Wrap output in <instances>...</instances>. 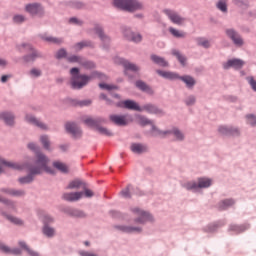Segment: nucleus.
<instances>
[{
    "label": "nucleus",
    "mask_w": 256,
    "mask_h": 256,
    "mask_svg": "<svg viewBox=\"0 0 256 256\" xmlns=\"http://www.w3.org/2000/svg\"><path fill=\"white\" fill-rule=\"evenodd\" d=\"M44 223L47 225V223H53V219L51 216H45L44 217Z\"/></svg>",
    "instance_id": "nucleus-61"
},
{
    "label": "nucleus",
    "mask_w": 256,
    "mask_h": 256,
    "mask_svg": "<svg viewBox=\"0 0 256 256\" xmlns=\"http://www.w3.org/2000/svg\"><path fill=\"white\" fill-rule=\"evenodd\" d=\"M99 87H100V89H106V91H113V89H117V86L109 85V84H105V83H100Z\"/></svg>",
    "instance_id": "nucleus-46"
},
{
    "label": "nucleus",
    "mask_w": 256,
    "mask_h": 256,
    "mask_svg": "<svg viewBox=\"0 0 256 256\" xmlns=\"http://www.w3.org/2000/svg\"><path fill=\"white\" fill-rule=\"evenodd\" d=\"M188 191H197V189H205L211 187V179L208 178H199L198 184L195 181L188 182L184 185Z\"/></svg>",
    "instance_id": "nucleus-5"
},
{
    "label": "nucleus",
    "mask_w": 256,
    "mask_h": 256,
    "mask_svg": "<svg viewBox=\"0 0 256 256\" xmlns=\"http://www.w3.org/2000/svg\"><path fill=\"white\" fill-rule=\"evenodd\" d=\"M85 125H88V127H96L97 131L101 133V135H106L107 137H111L113 135V132L111 130H108L107 128L99 127V123H101V119H93V118H86L84 120Z\"/></svg>",
    "instance_id": "nucleus-6"
},
{
    "label": "nucleus",
    "mask_w": 256,
    "mask_h": 256,
    "mask_svg": "<svg viewBox=\"0 0 256 256\" xmlns=\"http://www.w3.org/2000/svg\"><path fill=\"white\" fill-rule=\"evenodd\" d=\"M0 201H2L3 203H5V205H8V207H13V202H9L7 200H3L0 198Z\"/></svg>",
    "instance_id": "nucleus-63"
},
{
    "label": "nucleus",
    "mask_w": 256,
    "mask_h": 256,
    "mask_svg": "<svg viewBox=\"0 0 256 256\" xmlns=\"http://www.w3.org/2000/svg\"><path fill=\"white\" fill-rule=\"evenodd\" d=\"M0 119L6 123V125H13L15 123V116L9 112H0Z\"/></svg>",
    "instance_id": "nucleus-18"
},
{
    "label": "nucleus",
    "mask_w": 256,
    "mask_h": 256,
    "mask_svg": "<svg viewBox=\"0 0 256 256\" xmlns=\"http://www.w3.org/2000/svg\"><path fill=\"white\" fill-rule=\"evenodd\" d=\"M72 215L73 217H85V212L81 211V210H73L72 211Z\"/></svg>",
    "instance_id": "nucleus-53"
},
{
    "label": "nucleus",
    "mask_w": 256,
    "mask_h": 256,
    "mask_svg": "<svg viewBox=\"0 0 256 256\" xmlns=\"http://www.w3.org/2000/svg\"><path fill=\"white\" fill-rule=\"evenodd\" d=\"M195 103V97L190 96L187 100H186V105H193Z\"/></svg>",
    "instance_id": "nucleus-57"
},
{
    "label": "nucleus",
    "mask_w": 256,
    "mask_h": 256,
    "mask_svg": "<svg viewBox=\"0 0 256 256\" xmlns=\"http://www.w3.org/2000/svg\"><path fill=\"white\" fill-rule=\"evenodd\" d=\"M134 215L138 217L135 219V223H145V221H151V214L149 212H145L139 208L132 209Z\"/></svg>",
    "instance_id": "nucleus-10"
},
{
    "label": "nucleus",
    "mask_w": 256,
    "mask_h": 256,
    "mask_svg": "<svg viewBox=\"0 0 256 256\" xmlns=\"http://www.w3.org/2000/svg\"><path fill=\"white\" fill-rule=\"evenodd\" d=\"M83 195H85V197H93V191L89 190V189H86L84 192H83Z\"/></svg>",
    "instance_id": "nucleus-58"
},
{
    "label": "nucleus",
    "mask_w": 256,
    "mask_h": 256,
    "mask_svg": "<svg viewBox=\"0 0 256 256\" xmlns=\"http://www.w3.org/2000/svg\"><path fill=\"white\" fill-rule=\"evenodd\" d=\"M68 61L70 63H79V65H81V63H83V58L80 56H71L68 58Z\"/></svg>",
    "instance_id": "nucleus-44"
},
{
    "label": "nucleus",
    "mask_w": 256,
    "mask_h": 256,
    "mask_svg": "<svg viewBox=\"0 0 256 256\" xmlns=\"http://www.w3.org/2000/svg\"><path fill=\"white\" fill-rule=\"evenodd\" d=\"M49 158L41 152H36V160L34 165L29 168L30 175L19 178V183H31L33 181V175H41V173L46 172L53 174V170L49 168Z\"/></svg>",
    "instance_id": "nucleus-1"
},
{
    "label": "nucleus",
    "mask_w": 256,
    "mask_h": 256,
    "mask_svg": "<svg viewBox=\"0 0 256 256\" xmlns=\"http://www.w3.org/2000/svg\"><path fill=\"white\" fill-rule=\"evenodd\" d=\"M9 79H11V75H3L1 77V83H7Z\"/></svg>",
    "instance_id": "nucleus-59"
},
{
    "label": "nucleus",
    "mask_w": 256,
    "mask_h": 256,
    "mask_svg": "<svg viewBox=\"0 0 256 256\" xmlns=\"http://www.w3.org/2000/svg\"><path fill=\"white\" fill-rule=\"evenodd\" d=\"M233 205H235V201H233V199H226L219 204V209L220 211H225V209Z\"/></svg>",
    "instance_id": "nucleus-30"
},
{
    "label": "nucleus",
    "mask_w": 256,
    "mask_h": 256,
    "mask_svg": "<svg viewBox=\"0 0 256 256\" xmlns=\"http://www.w3.org/2000/svg\"><path fill=\"white\" fill-rule=\"evenodd\" d=\"M172 54L175 55V57H177L178 61L181 63V65H185L187 58H185V56L181 55V53H179V51L177 50H173Z\"/></svg>",
    "instance_id": "nucleus-39"
},
{
    "label": "nucleus",
    "mask_w": 256,
    "mask_h": 256,
    "mask_svg": "<svg viewBox=\"0 0 256 256\" xmlns=\"http://www.w3.org/2000/svg\"><path fill=\"white\" fill-rule=\"evenodd\" d=\"M2 193H6V195H11L12 197H23L25 195V191L23 190H15V189H2Z\"/></svg>",
    "instance_id": "nucleus-25"
},
{
    "label": "nucleus",
    "mask_w": 256,
    "mask_h": 256,
    "mask_svg": "<svg viewBox=\"0 0 256 256\" xmlns=\"http://www.w3.org/2000/svg\"><path fill=\"white\" fill-rule=\"evenodd\" d=\"M40 141H41V143H42L44 149H47V150L50 149V147H51V142L49 141V136H47V135L41 136V137H40Z\"/></svg>",
    "instance_id": "nucleus-37"
},
{
    "label": "nucleus",
    "mask_w": 256,
    "mask_h": 256,
    "mask_svg": "<svg viewBox=\"0 0 256 256\" xmlns=\"http://www.w3.org/2000/svg\"><path fill=\"white\" fill-rule=\"evenodd\" d=\"M83 197V192H72L63 194L65 201H79Z\"/></svg>",
    "instance_id": "nucleus-19"
},
{
    "label": "nucleus",
    "mask_w": 256,
    "mask_h": 256,
    "mask_svg": "<svg viewBox=\"0 0 256 256\" xmlns=\"http://www.w3.org/2000/svg\"><path fill=\"white\" fill-rule=\"evenodd\" d=\"M8 167V169H16L21 170L24 169V166L19 163H13V162H7L3 158L0 157V173H3L5 171V168Z\"/></svg>",
    "instance_id": "nucleus-11"
},
{
    "label": "nucleus",
    "mask_w": 256,
    "mask_h": 256,
    "mask_svg": "<svg viewBox=\"0 0 256 256\" xmlns=\"http://www.w3.org/2000/svg\"><path fill=\"white\" fill-rule=\"evenodd\" d=\"M164 13L174 25H183L185 23V18L181 17V15L173 10L166 9Z\"/></svg>",
    "instance_id": "nucleus-9"
},
{
    "label": "nucleus",
    "mask_w": 256,
    "mask_h": 256,
    "mask_svg": "<svg viewBox=\"0 0 256 256\" xmlns=\"http://www.w3.org/2000/svg\"><path fill=\"white\" fill-rule=\"evenodd\" d=\"M43 233L47 237H53L55 235V229L45 225L44 228H43Z\"/></svg>",
    "instance_id": "nucleus-40"
},
{
    "label": "nucleus",
    "mask_w": 256,
    "mask_h": 256,
    "mask_svg": "<svg viewBox=\"0 0 256 256\" xmlns=\"http://www.w3.org/2000/svg\"><path fill=\"white\" fill-rule=\"evenodd\" d=\"M65 129L67 133H70L74 137H81L82 132L81 129L78 128L77 124L73 122H67L65 125Z\"/></svg>",
    "instance_id": "nucleus-13"
},
{
    "label": "nucleus",
    "mask_w": 256,
    "mask_h": 256,
    "mask_svg": "<svg viewBox=\"0 0 256 256\" xmlns=\"http://www.w3.org/2000/svg\"><path fill=\"white\" fill-rule=\"evenodd\" d=\"M79 105H80V107H84L86 105H91V101H89V100L82 101V102L79 103Z\"/></svg>",
    "instance_id": "nucleus-62"
},
{
    "label": "nucleus",
    "mask_w": 256,
    "mask_h": 256,
    "mask_svg": "<svg viewBox=\"0 0 256 256\" xmlns=\"http://www.w3.org/2000/svg\"><path fill=\"white\" fill-rule=\"evenodd\" d=\"M8 221H11V223H14L15 225H22V221L16 217L13 216H7Z\"/></svg>",
    "instance_id": "nucleus-49"
},
{
    "label": "nucleus",
    "mask_w": 256,
    "mask_h": 256,
    "mask_svg": "<svg viewBox=\"0 0 256 256\" xmlns=\"http://www.w3.org/2000/svg\"><path fill=\"white\" fill-rule=\"evenodd\" d=\"M14 23H24L25 21V16L23 15H16L13 17Z\"/></svg>",
    "instance_id": "nucleus-50"
},
{
    "label": "nucleus",
    "mask_w": 256,
    "mask_h": 256,
    "mask_svg": "<svg viewBox=\"0 0 256 256\" xmlns=\"http://www.w3.org/2000/svg\"><path fill=\"white\" fill-rule=\"evenodd\" d=\"M28 148H30L32 151H35L37 149V146L33 143L28 144Z\"/></svg>",
    "instance_id": "nucleus-64"
},
{
    "label": "nucleus",
    "mask_w": 256,
    "mask_h": 256,
    "mask_svg": "<svg viewBox=\"0 0 256 256\" xmlns=\"http://www.w3.org/2000/svg\"><path fill=\"white\" fill-rule=\"evenodd\" d=\"M168 31L171 33V35H173V37H176V39H183L186 36L185 32L177 30L173 27H170Z\"/></svg>",
    "instance_id": "nucleus-28"
},
{
    "label": "nucleus",
    "mask_w": 256,
    "mask_h": 256,
    "mask_svg": "<svg viewBox=\"0 0 256 256\" xmlns=\"http://www.w3.org/2000/svg\"><path fill=\"white\" fill-rule=\"evenodd\" d=\"M42 39L44 41H47L48 43H56L57 45L63 43V39L55 38V37H51V36H42Z\"/></svg>",
    "instance_id": "nucleus-35"
},
{
    "label": "nucleus",
    "mask_w": 256,
    "mask_h": 256,
    "mask_svg": "<svg viewBox=\"0 0 256 256\" xmlns=\"http://www.w3.org/2000/svg\"><path fill=\"white\" fill-rule=\"evenodd\" d=\"M118 229L123 233H141V228L131 226H119Z\"/></svg>",
    "instance_id": "nucleus-27"
},
{
    "label": "nucleus",
    "mask_w": 256,
    "mask_h": 256,
    "mask_svg": "<svg viewBox=\"0 0 256 256\" xmlns=\"http://www.w3.org/2000/svg\"><path fill=\"white\" fill-rule=\"evenodd\" d=\"M132 153H137L138 155L141 153H145L147 151V146L143 144L134 143L130 146Z\"/></svg>",
    "instance_id": "nucleus-23"
},
{
    "label": "nucleus",
    "mask_w": 256,
    "mask_h": 256,
    "mask_svg": "<svg viewBox=\"0 0 256 256\" xmlns=\"http://www.w3.org/2000/svg\"><path fill=\"white\" fill-rule=\"evenodd\" d=\"M83 47H91V42L84 41V42L77 43L74 46L76 51H79V50L83 49Z\"/></svg>",
    "instance_id": "nucleus-43"
},
{
    "label": "nucleus",
    "mask_w": 256,
    "mask_h": 256,
    "mask_svg": "<svg viewBox=\"0 0 256 256\" xmlns=\"http://www.w3.org/2000/svg\"><path fill=\"white\" fill-rule=\"evenodd\" d=\"M26 121L28 123H31L32 125H36V127H39L40 129H47V125L43 124L41 121L37 120V118L33 117L32 115H27Z\"/></svg>",
    "instance_id": "nucleus-21"
},
{
    "label": "nucleus",
    "mask_w": 256,
    "mask_h": 256,
    "mask_svg": "<svg viewBox=\"0 0 256 256\" xmlns=\"http://www.w3.org/2000/svg\"><path fill=\"white\" fill-rule=\"evenodd\" d=\"M109 119L114 125H118L119 127H125V125L133 122V118L129 115L112 114L109 116Z\"/></svg>",
    "instance_id": "nucleus-7"
},
{
    "label": "nucleus",
    "mask_w": 256,
    "mask_h": 256,
    "mask_svg": "<svg viewBox=\"0 0 256 256\" xmlns=\"http://www.w3.org/2000/svg\"><path fill=\"white\" fill-rule=\"evenodd\" d=\"M142 111H146L147 113H150L152 115H163V110L157 108V106L152 104H146L143 107H141Z\"/></svg>",
    "instance_id": "nucleus-16"
},
{
    "label": "nucleus",
    "mask_w": 256,
    "mask_h": 256,
    "mask_svg": "<svg viewBox=\"0 0 256 256\" xmlns=\"http://www.w3.org/2000/svg\"><path fill=\"white\" fill-rule=\"evenodd\" d=\"M0 251L6 253L7 255H21V250L19 248L11 249L7 245L0 242Z\"/></svg>",
    "instance_id": "nucleus-17"
},
{
    "label": "nucleus",
    "mask_w": 256,
    "mask_h": 256,
    "mask_svg": "<svg viewBox=\"0 0 256 256\" xmlns=\"http://www.w3.org/2000/svg\"><path fill=\"white\" fill-rule=\"evenodd\" d=\"M249 125H256V117L254 115H247Z\"/></svg>",
    "instance_id": "nucleus-54"
},
{
    "label": "nucleus",
    "mask_w": 256,
    "mask_h": 256,
    "mask_svg": "<svg viewBox=\"0 0 256 256\" xmlns=\"http://www.w3.org/2000/svg\"><path fill=\"white\" fill-rule=\"evenodd\" d=\"M217 7L223 13L227 12V4L225 2L219 1L218 4H217Z\"/></svg>",
    "instance_id": "nucleus-48"
},
{
    "label": "nucleus",
    "mask_w": 256,
    "mask_h": 256,
    "mask_svg": "<svg viewBox=\"0 0 256 256\" xmlns=\"http://www.w3.org/2000/svg\"><path fill=\"white\" fill-rule=\"evenodd\" d=\"M151 59L154 63H156V65H160V67H167V61H165L164 58H161L157 55H152Z\"/></svg>",
    "instance_id": "nucleus-31"
},
{
    "label": "nucleus",
    "mask_w": 256,
    "mask_h": 256,
    "mask_svg": "<svg viewBox=\"0 0 256 256\" xmlns=\"http://www.w3.org/2000/svg\"><path fill=\"white\" fill-rule=\"evenodd\" d=\"M125 36L127 37V39H129L130 41H133L134 43H139L143 39L141 37V34H135L131 31H126Z\"/></svg>",
    "instance_id": "nucleus-26"
},
{
    "label": "nucleus",
    "mask_w": 256,
    "mask_h": 256,
    "mask_svg": "<svg viewBox=\"0 0 256 256\" xmlns=\"http://www.w3.org/2000/svg\"><path fill=\"white\" fill-rule=\"evenodd\" d=\"M53 166L55 167V169H58V171H61L62 173H67L69 171L67 165L59 161L54 162Z\"/></svg>",
    "instance_id": "nucleus-33"
},
{
    "label": "nucleus",
    "mask_w": 256,
    "mask_h": 256,
    "mask_svg": "<svg viewBox=\"0 0 256 256\" xmlns=\"http://www.w3.org/2000/svg\"><path fill=\"white\" fill-rule=\"evenodd\" d=\"M243 65H245V62L241 59H230L223 64V68L230 69V67H233V69H241Z\"/></svg>",
    "instance_id": "nucleus-15"
},
{
    "label": "nucleus",
    "mask_w": 256,
    "mask_h": 256,
    "mask_svg": "<svg viewBox=\"0 0 256 256\" xmlns=\"http://www.w3.org/2000/svg\"><path fill=\"white\" fill-rule=\"evenodd\" d=\"M95 31L99 35V37L102 41H109V37H107V36H105V34H103V30L101 29V27L97 26L95 28Z\"/></svg>",
    "instance_id": "nucleus-42"
},
{
    "label": "nucleus",
    "mask_w": 256,
    "mask_h": 256,
    "mask_svg": "<svg viewBox=\"0 0 256 256\" xmlns=\"http://www.w3.org/2000/svg\"><path fill=\"white\" fill-rule=\"evenodd\" d=\"M27 49H30L31 54L27 55L24 57V61L26 63H31V61H34L37 57H39V54L37 53V51H35V49H33V47H31V45H26Z\"/></svg>",
    "instance_id": "nucleus-24"
},
{
    "label": "nucleus",
    "mask_w": 256,
    "mask_h": 256,
    "mask_svg": "<svg viewBox=\"0 0 256 256\" xmlns=\"http://www.w3.org/2000/svg\"><path fill=\"white\" fill-rule=\"evenodd\" d=\"M136 87H138V89H141V91H145L146 93L153 95V90L149 86H147V84H145V82L143 81H137Z\"/></svg>",
    "instance_id": "nucleus-29"
},
{
    "label": "nucleus",
    "mask_w": 256,
    "mask_h": 256,
    "mask_svg": "<svg viewBox=\"0 0 256 256\" xmlns=\"http://www.w3.org/2000/svg\"><path fill=\"white\" fill-rule=\"evenodd\" d=\"M30 75L32 77H41V70L37 69V68H33L31 71H30Z\"/></svg>",
    "instance_id": "nucleus-52"
},
{
    "label": "nucleus",
    "mask_w": 256,
    "mask_h": 256,
    "mask_svg": "<svg viewBox=\"0 0 256 256\" xmlns=\"http://www.w3.org/2000/svg\"><path fill=\"white\" fill-rule=\"evenodd\" d=\"M69 23H73L74 25H81V20L77 18H70Z\"/></svg>",
    "instance_id": "nucleus-56"
},
{
    "label": "nucleus",
    "mask_w": 256,
    "mask_h": 256,
    "mask_svg": "<svg viewBox=\"0 0 256 256\" xmlns=\"http://www.w3.org/2000/svg\"><path fill=\"white\" fill-rule=\"evenodd\" d=\"M247 81L251 85L253 91H256V81H255V79H253V77H248Z\"/></svg>",
    "instance_id": "nucleus-55"
},
{
    "label": "nucleus",
    "mask_w": 256,
    "mask_h": 256,
    "mask_svg": "<svg viewBox=\"0 0 256 256\" xmlns=\"http://www.w3.org/2000/svg\"><path fill=\"white\" fill-rule=\"evenodd\" d=\"M133 186L128 185L125 189H123L120 192V195H122V197H124L125 199H129V197H131V193L129 191H131Z\"/></svg>",
    "instance_id": "nucleus-41"
},
{
    "label": "nucleus",
    "mask_w": 256,
    "mask_h": 256,
    "mask_svg": "<svg viewBox=\"0 0 256 256\" xmlns=\"http://www.w3.org/2000/svg\"><path fill=\"white\" fill-rule=\"evenodd\" d=\"M20 247H22V249H25V251H27L28 255L30 256H39V253L31 250L30 248H28L27 244L23 241L19 242Z\"/></svg>",
    "instance_id": "nucleus-36"
},
{
    "label": "nucleus",
    "mask_w": 256,
    "mask_h": 256,
    "mask_svg": "<svg viewBox=\"0 0 256 256\" xmlns=\"http://www.w3.org/2000/svg\"><path fill=\"white\" fill-rule=\"evenodd\" d=\"M197 43L200 47H204L205 49H209V47H211V42L205 38H197Z\"/></svg>",
    "instance_id": "nucleus-38"
},
{
    "label": "nucleus",
    "mask_w": 256,
    "mask_h": 256,
    "mask_svg": "<svg viewBox=\"0 0 256 256\" xmlns=\"http://www.w3.org/2000/svg\"><path fill=\"white\" fill-rule=\"evenodd\" d=\"M158 75L164 77V79H181V81L185 82L188 87H193L195 85V79L191 76H182L179 77L178 74L173 72H166V71H157Z\"/></svg>",
    "instance_id": "nucleus-4"
},
{
    "label": "nucleus",
    "mask_w": 256,
    "mask_h": 256,
    "mask_svg": "<svg viewBox=\"0 0 256 256\" xmlns=\"http://www.w3.org/2000/svg\"><path fill=\"white\" fill-rule=\"evenodd\" d=\"M71 78V87L72 89H83L91 79H101L102 81L107 80L105 74L101 72H93L91 76L79 75V68H72L70 70Z\"/></svg>",
    "instance_id": "nucleus-2"
},
{
    "label": "nucleus",
    "mask_w": 256,
    "mask_h": 256,
    "mask_svg": "<svg viewBox=\"0 0 256 256\" xmlns=\"http://www.w3.org/2000/svg\"><path fill=\"white\" fill-rule=\"evenodd\" d=\"M120 63L123 65L124 69H125V73H127V71H133L134 73H137V71H139V68L137 65L124 60V59H120Z\"/></svg>",
    "instance_id": "nucleus-20"
},
{
    "label": "nucleus",
    "mask_w": 256,
    "mask_h": 256,
    "mask_svg": "<svg viewBox=\"0 0 256 256\" xmlns=\"http://www.w3.org/2000/svg\"><path fill=\"white\" fill-rule=\"evenodd\" d=\"M81 65H82L83 67H85V69H93V68H95V64H94L93 62H91V61H86V60H84V59H82Z\"/></svg>",
    "instance_id": "nucleus-45"
},
{
    "label": "nucleus",
    "mask_w": 256,
    "mask_h": 256,
    "mask_svg": "<svg viewBox=\"0 0 256 256\" xmlns=\"http://www.w3.org/2000/svg\"><path fill=\"white\" fill-rule=\"evenodd\" d=\"M226 35L233 41L234 45L241 47L243 45V38L233 29L226 30Z\"/></svg>",
    "instance_id": "nucleus-14"
},
{
    "label": "nucleus",
    "mask_w": 256,
    "mask_h": 256,
    "mask_svg": "<svg viewBox=\"0 0 256 256\" xmlns=\"http://www.w3.org/2000/svg\"><path fill=\"white\" fill-rule=\"evenodd\" d=\"M232 128L227 126H220L218 131L221 133V135H232L237 136L239 135V129H234V132H231Z\"/></svg>",
    "instance_id": "nucleus-22"
},
{
    "label": "nucleus",
    "mask_w": 256,
    "mask_h": 256,
    "mask_svg": "<svg viewBox=\"0 0 256 256\" xmlns=\"http://www.w3.org/2000/svg\"><path fill=\"white\" fill-rule=\"evenodd\" d=\"M26 13H29L32 17H35V15H43L45 13V9L43 6L39 3H31L27 4L25 6Z\"/></svg>",
    "instance_id": "nucleus-8"
},
{
    "label": "nucleus",
    "mask_w": 256,
    "mask_h": 256,
    "mask_svg": "<svg viewBox=\"0 0 256 256\" xmlns=\"http://www.w3.org/2000/svg\"><path fill=\"white\" fill-rule=\"evenodd\" d=\"M114 7L123 11H139L143 8V4L137 0H114Z\"/></svg>",
    "instance_id": "nucleus-3"
},
{
    "label": "nucleus",
    "mask_w": 256,
    "mask_h": 256,
    "mask_svg": "<svg viewBox=\"0 0 256 256\" xmlns=\"http://www.w3.org/2000/svg\"><path fill=\"white\" fill-rule=\"evenodd\" d=\"M137 122L139 123V125H142V127H145V125H153V122L151 120L141 115L137 116Z\"/></svg>",
    "instance_id": "nucleus-34"
},
{
    "label": "nucleus",
    "mask_w": 256,
    "mask_h": 256,
    "mask_svg": "<svg viewBox=\"0 0 256 256\" xmlns=\"http://www.w3.org/2000/svg\"><path fill=\"white\" fill-rule=\"evenodd\" d=\"M80 255L81 256H97L96 254L91 253V252H87V251H81Z\"/></svg>",
    "instance_id": "nucleus-60"
},
{
    "label": "nucleus",
    "mask_w": 256,
    "mask_h": 256,
    "mask_svg": "<svg viewBox=\"0 0 256 256\" xmlns=\"http://www.w3.org/2000/svg\"><path fill=\"white\" fill-rule=\"evenodd\" d=\"M119 107H122L123 109H129L130 111H143L141 109V106L133 100H125L119 103Z\"/></svg>",
    "instance_id": "nucleus-12"
},
{
    "label": "nucleus",
    "mask_w": 256,
    "mask_h": 256,
    "mask_svg": "<svg viewBox=\"0 0 256 256\" xmlns=\"http://www.w3.org/2000/svg\"><path fill=\"white\" fill-rule=\"evenodd\" d=\"M173 134L175 135L176 139H178V141H183V133H181L179 130L174 129Z\"/></svg>",
    "instance_id": "nucleus-51"
},
{
    "label": "nucleus",
    "mask_w": 256,
    "mask_h": 256,
    "mask_svg": "<svg viewBox=\"0 0 256 256\" xmlns=\"http://www.w3.org/2000/svg\"><path fill=\"white\" fill-rule=\"evenodd\" d=\"M64 57H67V51L65 49H60L56 53V59H63Z\"/></svg>",
    "instance_id": "nucleus-47"
},
{
    "label": "nucleus",
    "mask_w": 256,
    "mask_h": 256,
    "mask_svg": "<svg viewBox=\"0 0 256 256\" xmlns=\"http://www.w3.org/2000/svg\"><path fill=\"white\" fill-rule=\"evenodd\" d=\"M80 187H83L85 189V183L81 180H74L69 183L68 189H80Z\"/></svg>",
    "instance_id": "nucleus-32"
}]
</instances>
